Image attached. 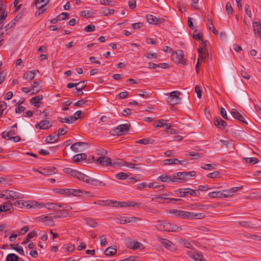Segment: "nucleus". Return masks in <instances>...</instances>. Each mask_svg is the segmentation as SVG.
Returning a JSON list of instances; mask_svg holds the SVG:
<instances>
[{
	"label": "nucleus",
	"instance_id": "72a5a7b5",
	"mask_svg": "<svg viewBox=\"0 0 261 261\" xmlns=\"http://www.w3.org/2000/svg\"><path fill=\"white\" fill-rule=\"evenodd\" d=\"M159 241L166 248L171 250L172 243L170 241L166 239H160Z\"/></svg>",
	"mask_w": 261,
	"mask_h": 261
},
{
	"label": "nucleus",
	"instance_id": "5fc2aeb1",
	"mask_svg": "<svg viewBox=\"0 0 261 261\" xmlns=\"http://www.w3.org/2000/svg\"><path fill=\"white\" fill-rule=\"evenodd\" d=\"M106 203L105 204V205H112L113 206H119L120 202H118L117 201H113V200H107V201H105Z\"/></svg>",
	"mask_w": 261,
	"mask_h": 261
},
{
	"label": "nucleus",
	"instance_id": "13d9d810",
	"mask_svg": "<svg viewBox=\"0 0 261 261\" xmlns=\"http://www.w3.org/2000/svg\"><path fill=\"white\" fill-rule=\"evenodd\" d=\"M247 163H252L253 164L258 162V160L256 158H246L245 159Z\"/></svg>",
	"mask_w": 261,
	"mask_h": 261
},
{
	"label": "nucleus",
	"instance_id": "6ab92c4d",
	"mask_svg": "<svg viewBox=\"0 0 261 261\" xmlns=\"http://www.w3.org/2000/svg\"><path fill=\"white\" fill-rule=\"evenodd\" d=\"M51 126V125L50 124L49 121L48 120H42L40 122L37 123L35 125V127L37 128H40L41 129H46L50 128Z\"/></svg>",
	"mask_w": 261,
	"mask_h": 261
},
{
	"label": "nucleus",
	"instance_id": "4c0bfd02",
	"mask_svg": "<svg viewBox=\"0 0 261 261\" xmlns=\"http://www.w3.org/2000/svg\"><path fill=\"white\" fill-rule=\"evenodd\" d=\"M87 155L85 153L77 154L73 157V160L74 162H79L81 161L85 160Z\"/></svg>",
	"mask_w": 261,
	"mask_h": 261
},
{
	"label": "nucleus",
	"instance_id": "c756f323",
	"mask_svg": "<svg viewBox=\"0 0 261 261\" xmlns=\"http://www.w3.org/2000/svg\"><path fill=\"white\" fill-rule=\"evenodd\" d=\"M193 37L196 40L201 41V43L204 44V45L206 46V41H204L203 40V36L198 30H196L194 31L193 33Z\"/></svg>",
	"mask_w": 261,
	"mask_h": 261
},
{
	"label": "nucleus",
	"instance_id": "f3484780",
	"mask_svg": "<svg viewBox=\"0 0 261 261\" xmlns=\"http://www.w3.org/2000/svg\"><path fill=\"white\" fill-rule=\"evenodd\" d=\"M126 245L127 247L136 250L139 248H140L143 245L138 242L133 241L130 239H128L126 242Z\"/></svg>",
	"mask_w": 261,
	"mask_h": 261
},
{
	"label": "nucleus",
	"instance_id": "c9c22d12",
	"mask_svg": "<svg viewBox=\"0 0 261 261\" xmlns=\"http://www.w3.org/2000/svg\"><path fill=\"white\" fill-rule=\"evenodd\" d=\"M15 134L14 130L5 131L2 133V137L4 139L8 140V138H10L11 137H12V136L15 135Z\"/></svg>",
	"mask_w": 261,
	"mask_h": 261
},
{
	"label": "nucleus",
	"instance_id": "39448f33",
	"mask_svg": "<svg viewBox=\"0 0 261 261\" xmlns=\"http://www.w3.org/2000/svg\"><path fill=\"white\" fill-rule=\"evenodd\" d=\"M176 192L179 194L180 196L181 197H185L188 195L197 197L200 194L198 191L190 188L180 189L176 191Z\"/></svg>",
	"mask_w": 261,
	"mask_h": 261
},
{
	"label": "nucleus",
	"instance_id": "f704fd0d",
	"mask_svg": "<svg viewBox=\"0 0 261 261\" xmlns=\"http://www.w3.org/2000/svg\"><path fill=\"white\" fill-rule=\"evenodd\" d=\"M181 98L169 97L167 98V102L170 105H175L180 103Z\"/></svg>",
	"mask_w": 261,
	"mask_h": 261
},
{
	"label": "nucleus",
	"instance_id": "b1692460",
	"mask_svg": "<svg viewBox=\"0 0 261 261\" xmlns=\"http://www.w3.org/2000/svg\"><path fill=\"white\" fill-rule=\"evenodd\" d=\"M87 145L88 144L85 142H76L71 145V149L75 152H78L82 151L81 147Z\"/></svg>",
	"mask_w": 261,
	"mask_h": 261
},
{
	"label": "nucleus",
	"instance_id": "bb28decb",
	"mask_svg": "<svg viewBox=\"0 0 261 261\" xmlns=\"http://www.w3.org/2000/svg\"><path fill=\"white\" fill-rule=\"evenodd\" d=\"M214 124L219 128H224L227 125L226 122L219 117L214 118Z\"/></svg>",
	"mask_w": 261,
	"mask_h": 261
},
{
	"label": "nucleus",
	"instance_id": "9d476101",
	"mask_svg": "<svg viewBox=\"0 0 261 261\" xmlns=\"http://www.w3.org/2000/svg\"><path fill=\"white\" fill-rule=\"evenodd\" d=\"M188 254L196 261H206L202 253L200 251H189L188 252Z\"/></svg>",
	"mask_w": 261,
	"mask_h": 261
},
{
	"label": "nucleus",
	"instance_id": "7ed1b4c3",
	"mask_svg": "<svg viewBox=\"0 0 261 261\" xmlns=\"http://www.w3.org/2000/svg\"><path fill=\"white\" fill-rule=\"evenodd\" d=\"M81 197L83 198L93 197L94 195L89 192L83 191L81 189H69V196Z\"/></svg>",
	"mask_w": 261,
	"mask_h": 261
},
{
	"label": "nucleus",
	"instance_id": "2eb2a0df",
	"mask_svg": "<svg viewBox=\"0 0 261 261\" xmlns=\"http://www.w3.org/2000/svg\"><path fill=\"white\" fill-rule=\"evenodd\" d=\"M42 207H45L48 210L54 211H59L61 208H64V204H61L58 203H47L46 204H43Z\"/></svg>",
	"mask_w": 261,
	"mask_h": 261
},
{
	"label": "nucleus",
	"instance_id": "393cba45",
	"mask_svg": "<svg viewBox=\"0 0 261 261\" xmlns=\"http://www.w3.org/2000/svg\"><path fill=\"white\" fill-rule=\"evenodd\" d=\"M43 99V96L41 95L36 96L34 97H33L30 100V103L32 105H34L35 107H39L40 105L42 103L41 101Z\"/></svg>",
	"mask_w": 261,
	"mask_h": 261
},
{
	"label": "nucleus",
	"instance_id": "3c124183",
	"mask_svg": "<svg viewBox=\"0 0 261 261\" xmlns=\"http://www.w3.org/2000/svg\"><path fill=\"white\" fill-rule=\"evenodd\" d=\"M45 4H42L41 5H40V8H37L38 9V11L36 13L35 15L36 16H40L42 14H43L45 11L46 9L44 8V7L46 6Z\"/></svg>",
	"mask_w": 261,
	"mask_h": 261
},
{
	"label": "nucleus",
	"instance_id": "4be33fe9",
	"mask_svg": "<svg viewBox=\"0 0 261 261\" xmlns=\"http://www.w3.org/2000/svg\"><path fill=\"white\" fill-rule=\"evenodd\" d=\"M239 189V187H233L228 190L222 191L223 196L229 197L232 196Z\"/></svg>",
	"mask_w": 261,
	"mask_h": 261
},
{
	"label": "nucleus",
	"instance_id": "ea45409f",
	"mask_svg": "<svg viewBox=\"0 0 261 261\" xmlns=\"http://www.w3.org/2000/svg\"><path fill=\"white\" fill-rule=\"evenodd\" d=\"M174 213L181 218L187 219V211L176 210Z\"/></svg>",
	"mask_w": 261,
	"mask_h": 261
},
{
	"label": "nucleus",
	"instance_id": "dca6fc26",
	"mask_svg": "<svg viewBox=\"0 0 261 261\" xmlns=\"http://www.w3.org/2000/svg\"><path fill=\"white\" fill-rule=\"evenodd\" d=\"M252 27L255 35L257 36L261 41V23L260 21L253 22Z\"/></svg>",
	"mask_w": 261,
	"mask_h": 261
},
{
	"label": "nucleus",
	"instance_id": "bf43d9fd",
	"mask_svg": "<svg viewBox=\"0 0 261 261\" xmlns=\"http://www.w3.org/2000/svg\"><path fill=\"white\" fill-rule=\"evenodd\" d=\"M80 15L81 16L90 17L92 16L93 13L89 11L85 10L81 12Z\"/></svg>",
	"mask_w": 261,
	"mask_h": 261
},
{
	"label": "nucleus",
	"instance_id": "052dcab7",
	"mask_svg": "<svg viewBox=\"0 0 261 261\" xmlns=\"http://www.w3.org/2000/svg\"><path fill=\"white\" fill-rule=\"evenodd\" d=\"M226 12L228 14H231L233 12V9L231 7V5L229 2H228L226 4L225 6Z\"/></svg>",
	"mask_w": 261,
	"mask_h": 261
},
{
	"label": "nucleus",
	"instance_id": "f03ea898",
	"mask_svg": "<svg viewBox=\"0 0 261 261\" xmlns=\"http://www.w3.org/2000/svg\"><path fill=\"white\" fill-rule=\"evenodd\" d=\"M156 228L160 231L164 230L168 232H177L181 230V228L176 224L168 222L157 225Z\"/></svg>",
	"mask_w": 261,
	"mask_h": 261
},
{
	"label": "nucleus",
	"instance_id": "49530a36",
	"mask_svg": "<svg viewBox=\"0 0 261 261\" xmlns=\"http://www.w3.org/2000/svg\"><path fill=\"white\" fill-rule=\"evenodd\" d=\"M65 122L68 124H71L74 123L77 119V118L75 116H70L67 118H64Z\"/></svg>",
	"mask_w": 261,
	"mask_h": 261
},
{
	"label": "nucleus",
	"instance_id": "412c9836",
	"mask_svg": "<svg viewBox=\"0 0 261 261\" xmlns=\"http://www.w3.org/2000/svg\"><path fill=\"white\" fill-rule=\"evenodd\" d=\"M69 17V14L67 12H63L61 13L60 15H59L57 18H53L50 22L51 23L55 24L59 20H65L67 18H68Z\"/></svg>",
	"mask_w": 261,
	"mask_h": 261
},
{
	"label": "nucleus",
	"instance_id": "aec40b11",
	"mask_svg": "<svg viewBox=\"0 0 261 261\" xmlns=\"http://www.w3.org/2000/svg\"><path fill=\"white\" fill-rule=\"evenodd\" d=\"M157 179L162 182H174L175 178L173 177V174L172 175L163 174L159 176Z\"/></svg>",
	"mask_w": 261,
	"mask_h": 261
},
{
	"label": "nucleus",
	"instance_id": "09e8293b",
	"mask_svg": "<svg viewBox=\"0 0 261 261\" xmlns=\"http://www.w3.org/2000/svg\"><path fill=\"white\" fill-rule=\"evenodd\" d=\"M125 165H126L127 166H128L129 168H132V169H137V170H140L141 169V164H134V163H126Z\"/></svg>",
	"mask_w": 261,
	"mask_h": 261
},
{
	"label": "nucleus",
	"instance_id": "774afa93",
	"mask_svg": "<svg viewBox=\"0 0 261 261\" xmlns=\"http://www.w3.org/2000/svg\"><path fill=\"white\" fill-rule=\"evenodd\" d=\"M191 7L196 10H199V7L197 5L199 0H191Z\"/></svg>",
	"mask_w": 261,
	"mask_h": 261
},
{
	"label": "nucleus",
	"instance_id": "a19ab883",
	"mask_svg": "<svg viewBox=\"0 0 261 261\" xmlns=\"http://www.w3.org/2000/svg\"><path fill=\"white\" fill-rule=\"evenodd\" d=\"M18 260V256L14 253L9 254L6 257L7 261H17Z\"/></svg>",
	"mask_w": 261,
	"mask_h": 261
},
{
	"label": "nucleus",
	"instance_id": "ddd939ff",
	"mask_svg": "<svg viewBox=\"0 0 261 261\" xmlns=\"http://www.w3.org/2000/svg\"><path fill=\"white\" fill-rule=\"evenodd\" d=\"M231 114L234 118L238 120L239 121L242 122L245 124H247V122L245 119V116L244 115L241 114L236 109H232L231 111Z\"/></svg>",
	"mask_w": 261,
	"mask_h": 261
},
{
	"label": "nucleus",
	"instance_id": "a18cd8bd",
	"mask_svg": "<svg viewBox=\"0 0 261 261\" xmlns=\"http://www.w3.org/2000/svg\"><path fill=\"white\" fill-rule=\"evenodd\" d=\"M6 102L4 101H0V118L2 116L3 112L7 109Z\"/></svg>",
	"mask_w": 261,
	"mask_h": 261
},
{
	"label": "nucleus",
	"instance_id": "6e6552de",
	"mask_svg": "<svg viewBox=\"0 0 261 261\" xmlns=\"http://www.w3.org/2000/svg\"><path fill=\"white\" fill-rule=\"evenodd\" d=\"M117 220H119L120 223L121 224H125L128 223L137 222L138 221H141V219L139 217H120V218H117Z\"/></svg>",
	"mask_w": 261,
	"mask_h": 261
},
{
	"label": "nucleus",
	"instance_id": "9b49d317",
	"mask_svg": "<svg viewBox=\"0 0 261 261\" xmlns=\"http://www.w3.org/2000/svg\"><path fill=\"white\" fill-rule=\"evenodd\" d=\"M95 163L104 167L111 166L112 160L110 158L106 156H100L98 158Z\"/></svg>",
	"mask_w": 261,
	"mask_h": 261
},
{
	"label": "nucleus",
	"instance_id": "a878e982",
	"mask_svg": "<svg viewBox=\"0 0 261 261\" xmlns=\"http://www.w3.org/2000/svg\"><path fill=\"white\" fill-rule=\"evenodd\" d=\"M164 164L166 165H176L180 164L181 165L183 164L184 161H180L177 159L172 158L169 159H166L163 161Z\"/></svg>",
	"mask_w": 261,
	"mask_h": 261
},
{
	"label": "nucleus",
	"instance_id": "680f3d73",
	"mask_svg": "<svg viewBox=\"0 0 261 261\" xmlns=\"http://www.w3.org/2000/svg\"><path fill=\"white\" fill-rule=\"evenodd\" d=\"M20 234V232L15 231L13 232L9 237V240L11 242H13L17 237L18 235Z\"/></svg>",
	"mask_w": 261,
	"mask_h": 261
},
{
	"label": "nucleus",
	"instance_id": "de8ad7c7",
	"mask_svg": "<svg viewBox=\"0 0 261 261\" xmlns=\"http://www.w3.org/2000/svg\"><path fill=\"white\" fill-rule=\"evenodd\" d=\"M64 172L68 174H70L72 176L74 177V175L76 173V170H74L71 168L66 167L63 169Z\"/></svg>",
	"mask_w": 261,
	"mask_h": 261
},
{
	"label": "nucleus",
	"instance_id": "37998d69",
	"mask_svg": "<svg viewBox=\"0 0 261 261\" xmlns=\"http://www.w3.org/2000/svg\"><path fill=\"white\" fill-rule=\"evenodd\" d=\"M239 224L242 227H253V224L250 221H244L239 222Z\"/></svg>",
	"mask_w": 261,
	"mask_h": 261
},
{
	"label": "nucleus",
	"instance_id": "c85d7f7f",
	"mask_svg": "<svg viewBox=\"0 0 261 261\" xmlns=\"http://www.w3.org/2000/svg\"><path fill=\"white\" fill-rule=\"evenodd\" d=\"M41 221L45 223L46 225L53 226L55 225V223L53 221V217L49 216H45L41 219Z\"/></svg>",
	"mask_w": 261,
	"mask_h": 261
},
{
	"label": "nucleus",
	"instance_id": "2f4dec72",
	"mask_svg": "<svg viewBox=\"0 0 261 261\" xmlns=\"http://www.w3.org/2000/svg\"><path fill=\"white\" fill-rule=\"evenodd\" d=\"M88 184H91L93 186H105V184L102 181H99L98 179L90 177V180H89V182H87Z\"/></svg>",
	"mask_w": 261,
	"mask_h": 261
},
{
	"label": "nucleus",
	"instance_id": "e2e57ef3",
	"mask_svg": "<svg viewBox=\"0 0 261 261\" xmlns=\"http://www.w3.org/2000/svg\"><path fill=\"white\" fill-rule=\"evenodd\" d=\"M168 198L164 197L162 196H157L152 198L151 200L152 201H158L159 202H163L162 201L163 200L167 199Z\"/></svg>",
	"mask_w": 261,
	"mask_h": 261
},
{
	"label": "nucleus",
	"instance_id": "cd10ccee",
	"mask_svg": "<svg viewBox=\"0 0 261 261\" xmlns=\"http://www.w3.org/2000/svg\"><path fill=\"white\" fill-rule=\"evenodd\" d=\"M36 72H39V70L28 71L23 74V78L28 80H32L34 79Z\"/></svg>",
	"mask_w": 261,
	"mask_h": 261
},
{
	"label": "nucleus",
	"instance_id": "338daca9",
	"mask_svg": "<svg viewBox=\"0 0 261 261\" xmlns=\"http://www.w3.org/2000/svg\"><path fill=\"white\" fill-rule=\"evenodd\" d=\"M220 142L224 145L227 148L230 147L232 145V141L229 140H220Z\"/></svg>",
	"mask_w": 261,
	"mask_h": 261
},
{
	"label": "nucleus",
	"instance_id": "6e6d98bb",
	"mask_svg": "<svg viewBox=\"0 0 261 261\" xmlns=\"http://www.w3.org/2000/svg\"><path fill=\"white\" fill-rule=\"evenodd\" d=\"M35 6L37 8H40V5H41L42 3H44L46 5L49 3V0H36Z\"/></svg>",
	"mask_w": 261,
	"mask_h": 261
},
{
	"label": "nucleus",
	"instance_id": "f257e3e1",
	"mask_svg": "<svg viewBox=\"0 0 261 261\" xmlns=\"http://www.w3.org/2000/svg\"><path fill=\"white\" fill-rule=\"evenodd\" d=\"M14 206H16L19 208H41L43 206V204L39 203L36 201H23L21 199L16 200L13 203Z\"/></svg>",
	"mask_w": 261,
	"mask_h": 261
},
{
	"label": "nucleus",
	"instance_id": "1a4fd4ad",
	"mask_svg": "<svg viewBox=\"0 0 261 261\" xmlns=\"http://www.w3.org/2000/svg\"><path fill=\"white\" fill-rule=\"evenodd\" d=\"M174 182L181 183L188 180L187 172H180L173 174Z\"/></svg>",
	"mask_w": 261,
	"mask_h": 261
},
{
	"label": "nucleus",
	"instance_id": "864d4df0",
	"mask_svg": "<svg viewBox=\"0 0 261 261\" xmlns=\"http://www.w3.org/2000/svg\"><path fill=\"white\" fill-rule=\"evenodd\" d=\"M208 21L210 22L209 29L213 32V33L215 35H217L218 34V31L215 29L212 22V20L211 19H208Z\"/></svg>",
	"mask_w": 261,
	"mask_h": 261
},
{
	"label": "nucleus",
	"instance_id": "7c9ffc66",
	"mask_svg": "<svg viewBox=\"0 0 261 261\" xmlns=\"http://www.w3.org/2000/svg\"><path fill=\"white\" fill-rule=\"evenodd\" d=\"M107 256H113L117 253V249L113 247H109L104 251Z\"/></svg>",
	"mask_w": 261,
	"mask_h": 261
},
{
	"label": "nucleus",
	"instance_id": "5701e85b",
	"mask_svg": "<svg viewBox=\"0 0 261 261\" xmlns=\"http://www.w3.org/2000/svg\"><path fill=\"white\" fill-rule=\"evenodd\" d=\"M74 177L87 183L89 182V180H90V177L79 171H76V173L74 175Z\"/></svg>",
	"mask_w": 261,
	"mask_h": 261
},
{
	"label": "nucleus",
	"instance_id": "c03bdc74",
	"mask_svg": "<svg viewBox=\"0 0 261 261\" xmlns=\"http://www.w3.org/2000/svg\"><path fill=\"white\" fill-rule=\"evenodd\" d=\"M14 246V245L13 244L11 245V247L12 249L15 250L21 255H24V252L23 248L21 246H18V244H17V247H15Z\"/></svg>",
	"mask_w": 261,
	"mask_h": 261
},
{
	"label": "nucleus",
	"instance_id": "e433bc0d",
	"mask_svg": "<svg viewBox=\"0 0 261 261\" xmlns=\"http://www.w3.org/2000/svg\"><path fill=\"white\" fill-rule=\"evenodd\" d=\"M86 224L92 227H95L97 226V222L94 220L90 218H87L85 219Z\"/></svg>",
	"mask_w": 261,
	"mask_h": 261
},
{
	"label": "nucleus",
	"instance_id": "f8f14e48",
	"mask_svg": "<svg viewBox=\"0 0 261 261\" xmlns=\"http://www.w3.org/2000/svg\"><path fill=\"white\" fill-rule=\"evenodd\" d=\"M130 127V124H123L118 126L116 128L113 130L114 133L116 134L117 135L120 136L122 135V133H125L127 131Z\"/></svg>",
	"mask_w": 261,
	"mask_h": 261
},
{
	"label": "nucleus",
	"instance_id": "58836bf2",
	"mask_svg": "<svg viewBox=\"0 0 261 261\" xmlns=\"http://www.w3.org/2000/svg\"><path fill=\"white\" fill-rule=\"evenodd\" d=\"M211 198H218L223 196L222 191H214L210 192L207 195Z\"/></svg>",
	"mask_w": 261,
	"mask_h": 261
},
{
	"label": "nucleus",
	"instance_id": "4d7b16f0",
	"mask_svg": "<svg viewBox=\"0 0 261 261\" xmlns=\"http://www.w3.org/2000/svg\"><path fill=\"white\" fill-rule=\"evenodd\" d=\"M207 176L211 178H217L220 176V173L218 171H215L208 174Z\"/></svg>",
	"mask_w": 261,
	"mask_h": 261
},
{
	"label": "nucleus",
	"instance_id": "0e129e2a",
	"mask_svg": "<svg viewBox=\"0 0 261 261\" xmlns=\"http://www.w3.org/2000/svg\"><path fill=\"white\" fill-rule=\"evenodd\" d=\"M124 165H125V164H123L122 161L119 162L113 161L112 162V163L111 164V166H113L115 168Z\"/></svg>",
	"mask_w": 261,
	"mask_h": 261
},
{
	"label": "nucleus",
	"instance_id": "8fccbe9b",
	"mask_svg": "<svg viewBox=\"0 0 261 261\" xmlns=\"http://www.w3.org/2000/svg\"><path fill=\"white\" fill-rule=\"evenodd\" d=\"M56 192L62 194L69 195V189H56Z\"/></svg>",
	"mask_w": 261,
	"mask_h": 261
},
{
	"label": "nucleus",
	"instance_id": "69168bd1",
	"mask_svg": "<svg viewBox=\"0 0 261 261\" xmlns=\"http://www.w3.org/2000/svg\"><path fill=\"white\" fill-rule=\"evenodd\" d=\"M140 205H141V203H137V202L132 201H127V204H126L127 206H128V207H135V206L139 207L140 206Z\"/></svg>",
	"mask_w": 261,
	"mask_h": 261
},
{
	"label": "nucleus",
	"instance_id": "20e7f679",
	"mask_svg": "<svg viewBox=\"0 0 261 261\" xmlns=\"http://www.w3.org/2000/svg\"><path fill=\"white\" fill-rule=\"evenodd\" d=\"M24 197L23 193L19 190H8V197H5L6 200L11 199L13 201L15 200H18L20 199H22Z\"/></svg>",
	"mask_w": 261,
	"mask_h": 261
},
{
	"label": "nucleus",
	"instance_id": "473e14b6",
	"mask_svg": "<svg viewBox=\"0 0 261 261\" xmlns=\"http://www.w3.org/2000/svg\"><path fill=\"white\" fill-rule=\"evenodd\" d=\"M59 139V135H49L47 136L45 139V141L47 143H54L58 141Z\"/></svg>",
	"mask_w": 261,
	"mask_h": 261
},
{
	"label": "nucleus",
	"instance_id": "603ef678",
	"mask_svg": "<svg viewBox=\"0 0 261 261\" xmlns=\"http://www.w3.org/2000/svg\"><path fill=\"white\" fill-rule=\"evenodd\" d=\"M116 177L119 180H124L128 177V175L125 173L120 172L117 174Z\"/></svg>",
	"mask_w": 261,
	"mask_h": 261
},
{
	"label": "nucleus",
	"instance_id": "a211bd4d",
	"mask_svg": "<svg viewBox=\"0 0 261 261\" xmlns=\"http://www.w3.org/2000/svg\"><path fill=\"white\" fill-rule=\"evenodd\" d=\"M146 17L148 22L150 24H160L164 20V19L158 18L155 16L150 14L146 15Z\"/></svg>",
	"mask_w": 261,
	"mask_h": 261
},
{
	"label": "nucleus",
	"instance_id": "79ce46f5",
	"mask_svg": "<svg viewBox=\"0 0 261 261\" xmlns=\"http://www.w3.org/2000/svg\"><path fill=\"white\" fill-rule=\"evenodd\" d=\"M37 234H36V233L35 232V231H31L30 232H29L28 235H27V237L25 239V240L23 242H22V244H25L27 243V242H28L29 241V240L31 239H32L34 237H35V236H36Z\"/></svg>",
	"mask_w": 261,
	"mask_h": 261
},
{
	"label": "nucleus",
	"instance_id": "4468645a",
	"mask_svg": "<svg viewBox=\"0 0 261 261\" xmlns=\"http://www.w3.org/2000/svg\"><path fill=\"white\" fill-rule=\"evenodd\" d=\"M86 81H81L77 83H76L75 89L73 90V93L77 95H82L83 94L82 90L85 88L86 85H84Z\"/></svg>",
	"mask_w": 261,
	"mask_h": 261
},
{
	"label": "nucleus",
	"instance_id": "423d86ee",
	"mask_svg": "<svg viewBox=\"0 0 261 261\" xmlns=\"http://www.w3.org/2000/svg\"><path fill=\"white\" fill-rule=\"evenodd\" d=\"M184 54L182 50H177V51L174 52L172 54V59L173 61L177 63H184Z\"/></svg>",
	"mask_w": 261,
	"mask_h": 261
},
{
	"label": "nucleus",
	"instance_id": "0eeeda50",
	"mask_svg": "<svg viewBox=\"0 0 261 261\" xmlns=\"http://www.w3.org/2000/svg\"><path fill=\"white\" fill-rule=\"evenodd\" d=\"M13 203L8 200L0 206V213L1 212H9L12 213L14 210Z\"/></svg>",
	"mask_w": 261,
	"mask_h": 261
}]
</instances>
